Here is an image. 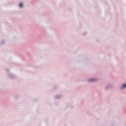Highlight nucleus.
I'll return each mask as SVG.
<instances>
[{"instance_id":"nucleus-9","label":"nucleus","mask_w":126,"mask_h":126,"mask_svg":"<svg viewBox=\"0 0 126 126\" xmlns=\"http://www.w3.org/2000/svg\"><path fill=\"white\" fill-rule=\"evenodd\" d=\"M37 101H38V99L36 98L34 99V102H37Z\"/></svg>"},{"instance_id":"nucleus-2","label":"nucleus","mask_w":126,"mask_h":126,"mask_svg":"<svg viewBox=\"0 0 126 126\" xmlns=\"http://www.w3.org/2000/svg\"><path fill=\"white\" fill-rule=\"evenodd\" d=\"M114 86V84H107L105 88V90H109V89H111V88H113Z\"/></svg>"},{"instance_id":"nucleus-12","label":"nucleus","mask_w":126,"mask_h":126,"mask_svg":"<svg viewBox=\"0 0 126 126\" xmlns=\"http://www.w3.org/2000/svg\"><path fill=\"white\" fill-rule=\"evenodd\" d=\"M73 108V106H71V109H72Z\"/></svg>"},{"instance_id":"nucleus-3","label":"nucleus","mask_w":126,"mask_h":126,"mask_svg":"<svg viewBox=\"0 0 126 126\" xmlns=\"http://www.w3.org/2000/svg\"><path fill=\"white\" fill-rule=\"evenodd\" d=\"M8 75L9 77V78H11V79H15L16 78V75H14L12 74L11 73H9L8 74Z\"/></svg>"},{"instance_id":"nucleus-8","label":"nucleus","mask_w":126,"mask_h":126,"mask_svg":"<svg viewBox=\"0 0 126 126\" xmlns=\"http://www.w3.org/2000/svg\"><path fill=\"white\" fill-rule=\"evenodd\" d=\"M4 43H5V40H4V39H3L2 41L0 42V44L3 45V44H4Z\"/></svg>"},{"instance_id":"nucleus-1","label":"nucleus","mask_w":126,"mask_h":126,"mask_svg":"<svg viewBox=\"0 0 126 126\" xmlns=\"http://www.w3.org/2000/svg\"><path fill=\"white\" fill-rule=\"evenodd\" d=\"M98 80L95 78H92L87 80L88 82H90L91 83H94V82H97Z\"/></svg>"},{"instance_id":"nucleus-4","label":"nucleus","mask_w":126,"mask_h":126,"mask_svg":"<svg viewBox=\"0 0 126 126\" xmlns=\"http://www.w3.org/2000/svg\"><path fill=\"white\" fill-rule=\"evenodd\" d=\"M58 89H59V88L57 87V86H54L53 89H52V92H56Z\"/></svg>"},{"instance_id":"nucleus-11","label":"nucleus","mask_w":126,"mask_h":126,"mask_svg":"<svg viewBox=\"0 0 126 126\" xmlns=\"http://www.w3.org/2000/svg\"><path fill=\"white\" fill-rule=\"evenodd\" d=\"M84 35H86V32L84 33Z\"/></svg>"},{"instance_id":"nucleus-5","label":"nucleus","mask_w":126,"mask_h":126,"mask_svg":"<svg viewBox=\"0 0 126 126\" xmlns=\"http://www.w3.org/2000/svg\"><path fill=\"white\" fill-rule=\"evenodd\" d=\"M126 83L123 84L121 86V90H124V89H126Z\"/></svg>"},{"instance_id":"nucleus-6","label":"nucleus","mask_w":126,"mask_h":126,"mask_svg":"<svg viewBox=\"0 0 126 126\" xmlns=\"http://www.w3.org/2000/svg\"><path fill=\"white\" fill-rule=\"evenodd\" d=\"M23 3H21L19 5V6L20 7V8H22V7H23Z\"/></svg>"},{"instance_id":"nucleus-7","label":"nucleus","mask_w":126,"mask_h":126,"mask_svg":"<svg viewBox=\"0 0 126 126\" xmlns=\"http://www.w3.org/2000/svg\"><path fill=\"white\" fill-rule=\"evenodd\" d=\"M55 99L59 100V99H60L61 98V96L60 95H56L55 97Z\"/></svg>"},{"instance_id":"nucleus-10","label":"nucleus","mask_w":126,"mask_h":126,"mask_svg":"<svg viewBox=\"0 0 126 126\" xmlns=\"http://www.w3.org/2000/svg\"><path fill=\"white\" fill-rule=\"evenodd\" d=\"M6 70H7V71H8L9 70V69L7 68V69H6Z\"/></svg>"}]
</instances>
